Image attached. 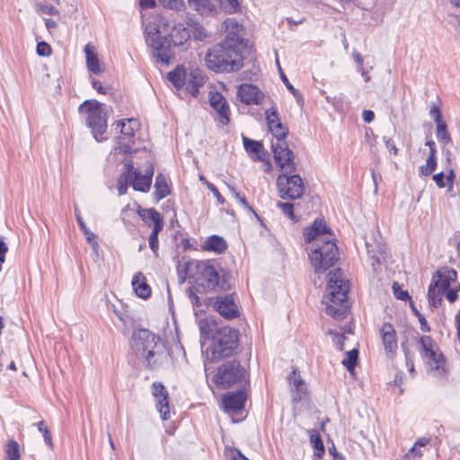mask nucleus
Instances as JSON below:
<instances>
[{
	"label": "nucleus",
	"mask_w": 460,
	"mask_h": 460,
	"mask_svg": "<svg viewBox=\"0 0 460 460\" xmlns=\"http://www.w3.org/2000/svg\"><path fill=\"white\" fill-rule=\"evenodd\" d=\"M436 137L438 141L443 145H447L452 142L451 136L447 130V123L442 120L440 122L436 123Z\"/></svg>",
	"instance_id": "f704fd0d"
},
{
	"label": "nucleus",
	"mask_w": 460,
	"mask_h": 460,
	"mask_svg": "<svg viewBox=\"0 0 460 460\" xmlns=\"http://www.w3.org/2000/svg\"><path fill=\"white\" fill-rule=\"evenodd\" d=\"M191 279L198 290L221 293L230 289L226 273L215 261L190 260L184 264V276L181 282Z\"/></svg>",
	"instance_id": "f03ea898"
},
{
	"label": "nucleus",
	"mask_w": 460,
	"mask_h": 460,
	"mask_svg": "<svg viewBox=\"0 0 460 460\" xmlns=\"http://www.w3.org/2000/svg\"><path fill=\"white\" fill-rule=\"evenodd\" d=\"M460 290V284H456V286H453L452 288H449L447 289L445 293V296L447 299L448 302L454 303L458 299V291Z\"/></svg>",
	"instance_id": "864d4df0"
},
{
	"label": "nucleus",
	"mask_w": 460,
	"mask_h": 460,
	"mask_svg": "<svg viewBox=\"0 0 460 460\" xmlns=\"http://www.w3.org/2000/svg\"><path fill=\"white\" fill-rule=\"evenodd\" d=\"M152 394L156 400V409L163 420L170 418L168 392L160 382H154L152 385Z\"/></svg>",
	"instance_id": "dca6fc26"
},
{
	"label": "nucleus",
	"mask_w": 460,
	"mask_h": 460,
	"mask_svg": "<svg viewBox=\"0 0 460 460\" xmlns=\"http://www.w3.org/2000/svg\"><path fill=\"white\" fill-rule=\"evenodd\" d=\"M443 291L438 289L436 287H432L429 284L428 290V299L429 305L437 308L441 305Z\"/></svg>",
	"instance_id": "e433bc0d"
},
{
	"label": "nucleus",
	"mask_w": 460,
	"mask_h": 460,
	"mask_svg": "<svg viewBox=\"0 0 460 460\" xmlns=\"http://www.w3.org/2000/svg\"><path fill=\"white\" fill-rule=\"evenodd\" d=\"M380 334L385 352L393 358L398 348L396 332L394 326L389 323H385L380 329Z\"/></svg>",
	"instance_id": "6ab92c4d"
},
{
	"label": "nucleus",
	"mask_w": 460,
	"mask_h": 460,
	"mask_svg": "<svg viewBox=\"0 0 460 460\" xmlns=\"http://www.w3.org/2000/svg\"><path fill=\"white\" fill-rule=\"evenodd\" d=\"M210 106L217 111L219 120L223 125H227L230 121V111L226 98L219 92L209 93Z\"/></svg>",
	"instance_id": "f3484780"
},
{
	"label": "nucleus",
	"mask_w": 460,
	"mask_h": 460,
	"mask_svg": "<svg viewBox=\"0 0 460 460\" xmlns=\"http://www.w3.org/2000/svg\"><path fill=\"white\" fill-rule=\"evenodd\" d=\"M429 115L433 118L435 123L442 121V114L438 106L434 104L429 111Z\"/></svg>",
	"instance_id": "680f3d73"
},
{
	"label": "nucleus",
	"mask_w": 460,
	"mask_h": 460,
	"mask_svg": "<svg viewBox=\"0 0 460 460\" xmlns=\"http://www.w3.org/2000/svg\"><path fill=\"white\" fill-rule=\"evenodd\" d=\"M167 79L176 89H181L186 81V70L182 66H177L167 75Z\"/></svg>",
	"instance_id": "c756f323"
},
{
	"label": "nucleus",
	"mask_w": 460,
	"mask_h": 460,
	"mask_svg": "<svg viewBox=\"0 0 460 460\" xmlns=\"http://www.w3.org/2000/svg\"><path fill=\"white\" fill-rule=\"evenodd\" d=\"M80 113H86V125L91 128L92 134L96 141L104 139L102 135L107 130L108 112L103 104L96 100H86L79 106Z\"/></svg>",
	"instance_id": "0eeeda50"
},
{
	"label": "nucleus",
	"mask_w": 460,
	"mask_h": 460,
	"mask_svg": "<svg viewBox=\"0 0 460 460\" xmlns=\"http://www.w3.org/2000/svg\"><path fill=\"white\" fill-rule=\"evenodd\" d=\"M162 230L163 227L159 226L158 225L157 226H153V230L149 235V247L155 255L157 254V251L159 249L158 234Z\"/></svg>",
	"instance_id": "a19ab883"
},
{
	"label": "nucleus",
	"mask_w": 460,
	"mask_h": 460,
	"mask_svg": "<svg viewBox=\"0 0 460 460\" xmlns=\"http://www.w3.org/2000/svg\"><path fill=\"white\" fill-rule=\"evenodd\" d=\"M456 278V270L449 267H442L433 274L430 285L445 292L449 288L458 284Z\"/></svg>",
	"instance_id": "ddd939ff"
},
{
	"label": "nucleus",
	"mask_w": 460,
	"mask_h": 460,
	"mask_svg": "<svg viewBox=\"0 0 460 460\" xmlns=\"http://www.w3.org/2000/svg\"><path fill=\"white\" fill-rule=\"evenodd\" d=\"M203 248L206 251L222 253L226 250L227 243L223 237L213 234L207 238Z\"/></svg>",
	"instance_id": "a878e982"
},
{
	"label": "nucleus",
	"mask_w": 460,
	"mask_h": 460,
	"mask_svg": "<svg viewBox=\"0 0 460 460\" xmlns=\"http://www.w3.org/2000/svg\"><path fill=\"white\" fill-rule=\"evenodd\" d=\"M367 251L368 256L373 260L374 263H381L385 258V246L382 243H376V245L366 242Z\"/></svg>",
	"instance_id": "7c9ffc66"
},
{
	"label": "nucleus",
	"mask_w": 460,
	"mask_h": 460,
	"mask_svg": "<svg viewBox=\"0 0 460 460\" xmlns=\"http://www.w3.org/2000/svg\"><path fill=\"white\" fill-rule=\"evenodd\" d=\"M286 171L279 175L277 179V188L279 196L282 199H297L302 197L305 185L302 178L298 174L289 172V168L285 165Z\"/></svg>",
	"instance_id": "f8f14e48"
},
{
	"label": "nucleus",
	"mask_w": 460,
	"mask_h": 460,
	"mask_svg": "<svg viewBox=\"0 0 460 460\" xmlns=\"http://www.w3.org/2000/svg\"><path fill=\"white\" fill-rule=\"evenodd\" d=\"M36 50H37V54L40 57H48L51 54V48L45 41L39 42L37 44Z\"/></svg>",
	"instance_id": "13d9d810"
},
{
	"label": "nucleus",
	"mask_w": 460,
	"mask_h": 460,
	"mask_svg": "<svg viewBox=\"0 0 460 460\" xmlns=\"http://www.w3.org/2000/svg\"><path fill=\"white\" fill-rule=\"evenodd\" d=\"M288 383L294 394L293 401H301L306 394L305 384L300 375L294 369L288 376Z\"/></svg>",
	"instance_id": "4be33fe9"
},
{
	"label": "nucleus",
	"mask_w": 460,
	"mask_h": 460,
	"mask_svg": "<svg viewBox=\"0 0 460 460\" xmlns=\"http://www.w3.org/2000/svg\"><path fill=\"white\" fill-rule=\"evenodd\" d=\"M224 24L226 25L227 33L230 31H234L238 35H240L239 31L243 30V25L240 24L235 19H232V18L226 19L224 22Z\"/></svg>",
	"instance_id": "3c124183"
},
{
	"label": "nucleus",
	"mask_w": 460,
	"mask_h": 460,
	"mask_svg": "<svg viewBox=\"0 0 460 460\" xmlns=\"http://www.w3.org/2000/svg\"><path fill=\"white\" fill-rule=\"evenodd\" d=\"M189 6L200 15L211 13L215 6L210 0H187Z\"/></svg>",
	"instance_id": "2f4dec72"
},
{
	"label": "nucleus",
	"mask_w": 460,
	"mask_h": 460,
	"mask_svg": "<svg viewBox=\"0 0 460 460\" xmlns=\"http://www.w3.org/2000/svg\"><path fill=\"white\" fill-rule=\"evenodd\" d=\"M36 425L38 430L42 433L45 443L49 446H52L51 436L48 427L45 425L44 420L39 421Z\"/></svg>",
	"instance_id": "5fc2aeb1"
},
{
	"label": "nucleus",
	"mask_w": 460,
	"mask_h": 460,
	"mask_svg": "<svg viewBox=\"0 0 460 460\" xmlns=\"http://www.w3.org/2000/svg\"><path fill=\"white\" fill-rule=\"evenodd\" d=\"M137 172H139L138 170H136L134 168V164H133V162L132 160H127L125 162V170L121 172L120 175H127V177H128V179H131V177L137 173Z\"/></svg>",
	"instance_id": "052dcab7"
},
{
	"label": "nucleus",
	"mask_w": 460,
	"mask_h": 460,
	"mask_svg": "<svg viewBox=\"0 0 460 460\" xmlns=\"http://www.w3.org/2000/svg\"><path fill=\"white\" fill-rule=\"evenodd\" d=\"M393 292L394 296L399 300L406 301L411 299L408 291L403 290L397 282L393 284Z\"/></svg>",
	"instance_id": "09e8293b"
},
{
	"label": "nucleus",
	"mask_w": 460,
	"mask_h": 460,
	"mask_svg": "<svg viewBox=\"0 0 460 460\" xmlns=\"http://www.w3.org/2000/svg\"><path fill=\"white\" fill-rule=\"evenodd\" d=\"M164 7L180 11L185 7L183 0H158Z\"/></svg>",
	"instance_id": "8fccbe9b"
},
{
	"label": "nucleus",
	"mask_w": 460,
	"mask_h": 460,
	"mask_svg": "<svg viewBox=\"0 0 460 460\" xmlns=\"http://www.w3.org/2000/svg\"><path fill=\"white\" fill-rule=\"evenodd\" d=\"M153 175L154 168L153 165L150 164L148 168H146L145 174L137 172V173L131 177V186L137 191L147 192L152 184Z\"/></svg>",
	"instance_id": "aec40b11"
},
{
	"label": "nucleus",
	"mask_w": 460,
	"mask_h": 460,
	"mask_svg": "<svg viewBox=\"0 0 460 460\" xmlns=\"http://www.w3.org/2000/svg\"><path fill=\"white\" fill-rule=\"evenodd\" d=\"M248 42L236 32H228L221 42L208 49L205 57L207 66L217 73L239 71L243 66L242 49Z\"/></svg>",
	"instance_id": "f257e3e1"
},
{
	"label": "nucleus",
	"mask_w": 460,
	"mask_h": 460,
	"mask_svg": "<svg viewBox=\"0 0 460 460\" xmlns=\"http://www.w3.org/2000/svg\"><path fill=\"white\" fill-rule=\"evenodd\" d=\"M186 90L193 97H197L199 87L204 84V76L200 70H192L186 77Z\"/></svg>",
	"instance_id": "5701e85b"
},
{
	"label": "nucleus",
	"mask_w": 460,
	"mask_h": 460,
	"mask_svg": "<svg viewBox=\"0 0 460 460\" xmlns=\"http://www.w3.org/2000/svg\"><path fill=\"white\" fill-rule=\"evenodd\" d=\"M415 444L405 454L403 460H418L421 457L422 452Z\"/></svg>",
	"instance_id": "6e6d98bb"
},
{
	"label": "nucleus",
	"mask_w": 460,
	"mask_h": 460,
	"mask_svg": "<svg viewBox=\"0 0 460 460\" xmlns=\"http://www.w3.org/2000/svg\"><path fill=\"white\" fill-rule=\"evenodd\" d=\"M217 386L228 388L236 383L246 382V371L236 359L224 362L213 379Z\"/></svg>",
	"instance_id": "9b49d317"
},
{
	"label": "nucleus",
	"mask_w": 460,
	"mask_h": 460,
	"mask_svg": "<svg viewBox=\"0 0 460 460\" xmlns=\"http://www.w3.org/2000/svg\"><path fill=\"white\" fill-rule=\"evenodd\" d=\"M186 294H187L189 299L190 300V303L193 305V307L198 308V307L201 306L200 298L194 292L193 288H189L186 290Z\"/></svg>",
	"instance_id": "bf43d9fd"
},
{
	"label": "nucleus",
	"mask_w": 460,
	"mask_h": 460,
	"mask_svg": "<svg viewBox=\"0 0 460 460\" xmlns=\"http://www.w3.org/2000/svg\"><path fill=\"white\" fill-rule=\"evenodd\" d=\"M246 398L245 391L240 389L226 394L223 396L222 402L226 411L238 412L243 408Z\"/></svg>",
	"instance_id": "a211bd4d"
},
{
	"label": "nucleus",
	"mask_w": 460,
	"mask_h": 460,
	"mask_svg": "<svg viewBox=\"0 0 460 460\" xmlns=\"http://www.w3.org/2000/svg\"><path fill=\"white\" fill-rule=\"evenodd\" d=\"M332 234L331 229L326 226L323 218H316L314 223L304 229V236L305 243H311L319 239L321 235Z\"/></svg>",
	"instance_id": "412c9836"
},
{
	"label": "nucleus",
	"mask_w": 460,
	"mask_h": 460,
	"mask_svg": "<svg viewBox=\"0 0 460 460\" xmlns=\"http://www.w3.org/2000/svg\"><path fill=\"white\" fill-rule=\"evenodd\" d=\"M433 181L436 182L437 186L440 189L447 186L444 172H440L438 173L434 174Z\"/></svg>",
	"instance_id": "e2e57ef3"
},
{
	"label": "nucleus",
	"mask_w": 460,
	"mask_h": 460,
	"mask_svg": "<svg viewBox=\"0 0 460 460\" xmlns=\"http://www.w3.org/2000/svg\"><path fill=\"white\" fill-rule=\"evenodd\" d=\"M402 349L404 353L407 368H408L409 372L413 373L414 372L413 360L411 356L410 350L405 343H402Z\"/></svg>",
	"instance_id": "4d7b16f0"
},
{
	"label": "nucleus",
	"mask_w": 460,
	"mask_h": 460,
	"mask_svg": "<svg viewBox=\"0 0 460 460\" xmlns=\"http://www.w3.org/2000/svg\"><path fill=\"white\" fill-rule=\"evenodd\" d=\"M352 58L358 65V71L361 73V75L365 78V81L368 82L370 80V77L367 75V72L365 71V69L363 67V62H364L363 57L360 55V53L354 50L352 53Z\"/></svg>",
	"instance_id": "49530a36"
},
{
	"label": "nucleus",
	"mask_w": 460,
	"mask_h": 460,
	"mask_svg": "<svg viewBox=\"0 0 460 460\" xmlns=\"http://www.w3.org/2000/svg\"><path fill=\"white\" fill-rule=\"evenodd\" d=\"M345 340H346V337H345L344 334H339V333L335 334V337L333 338V341L336 344L337 349L339 350H342L343 349V345H344V341Z\"/></svg>",
	"instance_id": "338daca9"
},
{
	"label": "nucleus",
	"mask_w": 460,
	"mask_h": 460,
	"mask_svg": "<svg viewBox=\"0 0 460 460\" xmlns=\"http://www.w3.org/2000/svg\"><path fill=\"white\" fill-rule=\"evenodd\" d=\"M131 179H128L127 175H119L118 179V193L119 196H123L127 193L128 188L131 185Z\"/></svg>",
	"instance_id": "de8ad7c7"
},
{
	"label": "nucleus",
	"mask_w": 460,
	"mask_h": 460,
	"mask_svg": "<svg viewBox=\"0 0 460 460\" xmlns=\"http://www.w3.org/2000/svg\"><path fill=\"white\" fill-rule=\"evenodd\" d=\"M385 146L389 150V152L393 153L394 155H397L398 149L395 146L394 141L392 138L384 137Z\"/></svg>",
	"instance_id": "774afa93"
},
{
	"label": "nucleus",
	"mask_w": 460,
	"mask_h": 460,
	"mask_svg": "<svg viewBox=\"0 0 460 460\" xmlns=\"http://www.w3.org/2000/svg\"><path fill=\"white\" fill-rule=\"evenodd\" d=\"M160 31L155 29V32H151L146 38V42L151 46L153 57L157 63L168 65L174 58L172 47L182 46L190 39V31L182 24L172 27L171 32L165 36L156 35Z\"/></svg>",
	"instance_id": "7ed1b4c3"
},
{
	"label": "nucleus",
	"mask_w": 460,
	"mask_h": 460,
	"mask_svg": "<svg viewBox=\"0 0 460 460\" xmlns=\"http://www.w3.org/2000/svg\"><path fill=\"white\" fill-rule=\"evenodd\" d=\"M239 332L232 327L219 328L212 335L209 349L211 361H218L233 356L238 347Z\"/></svg>",
	"instance_id": "423d86ee"
},
{
	"label": "nucleus",
	"mask_w": 460,
	"mask_h": 460,
	"mask_svg": "<svg viewBox=\"0 0 460 460\" xmlns=\"http://www.w3.org/2000/svg\"><path fill=\"white\" fill-rule=\"evenodd\" d=\"M237 97L246 105H260L265 95L258 86L245 83L238 86Z\"/></svg>",
	"instance_id": "2eb2a0df"
},
{
	"label": "nucleus",
	"mask_w": 460,
	"mask_h": 460,
	"mask_svg": "<svg viewBox=\"0 0 460 460\" xmlns=\"http://www.w3.org/2000/svg\"><path fill=\"white\" fill-rule=\"evenodd\" d=\"M117 126L120 127L121 134L131 138L134 137L135 130L139 127V123L135 119H128L126 121H118Z\"/></svg>",
	"instance_id": "72a5a7b5"
},
{
	"label": "nucleus",
	"mask_w": 460,
	"mask_h": 460,
	"mask_svg": "<svg viewBox=\"0 0 460 460\" xmlns=\"http://www.w3.org/2000/svg\"><path fill=\"white\" fill-rule=\"evenodd\" d=\"M214 309L226 319H234L239 316V311L234 301L233 294L217 296L213 303Z\"/></svg>",
	"instance_id": "4468645a"
},
{
	"label": "nucleus",
	"mask_w": 460,
	"mask_h": 460,
	"mask_svg": "<svg viewBox=\"0 0 460 460\" xmlns=\"http://www.w3.org/2000/svg\"><path fill=\"white\" fill-rule=\"evenodd\" d=\"M207 186L208 189L214 194L218 203H225V199L223 198V196L220 194L217 188L214 184L208 182Z\"/></svg>",
	"instance_id": "0e129e2a"
},
{
	"label": "nucleus",
	"mask_w": 460,
	"mask_h": 460,
	"mask_svg": "<svg viewBox=\"0 0 460 460\" xmlns=\"http://www.w3.org/2000/svg\"><path fill=\"white\" fill-rule=\"evenodd\" d=\"M411 308L413 312V314H415V316L418 318L419 322H420V330L423 332H430V327L427 322V320L425 319V317L423 316V314H421L420 313V311L414 306L413 303L411 302Z\"/></svg>",
	"instance_id": "a18cd8bd"
},
{
	"label": "nucleus",
	"mask_w": 460,
	"mask_h": 460,
	"mask_svg": "<svg viewBox=\"0 0 460 460\" xmlns=\"http://www.w3.org/2000/svg\"><path fill=\"white\" fill-rule=\"evenodd\" d=\"M243 141L245 150L248 153L256 155V158H254V160H264L265 152L263 150V146L261 142L250 139L246 137H243Z\"/></svg>",
	"instance_id": "c85d7f7f"
},
{
	"label": "nucleus",
	"mask_w": 460,
	"mask_h": 460,
	"mask_svg": "<svg viewBox=\"0 0 460 460\" xmlns=\"http://www.w3.org/2000/svg\"><path fill=\"white\" fill-rule=\"evenodd\" d=\"M226 2L229 5L228 12L230 13H235L241 10L240 4H239L238 0H226Z\"/></svg>",
	"instance_id": "69168bd1"
},
{
	"label": "nucleus",
	"mask_w": 460,
	"mask_h": 460,
	"mask_svg": "<svg viewBox=\"0 0 460 460\" xmlns=\"http://www.w3.org/2000/svg\"><path fill=\"white\" fill-rule=\"evenodd\" d=\"M154 196L157 201L164 199L170 194V188L167 184V179L163 173H158L155 177Z\"/></svg>",
	"instance_id": "cd10ccee"
},
{
	"label": "nucleus",
	"mask_w": 460,
	"mask_h": 460,
	"mask_svg": "<svg viewBox=\"0 0 460 460\" xmlns=\"http://www.w3.org/2000/svg\"><path fill=\"white\" fill-rule=\"evenodd\" d=\"M84 53L88 70L95 75L101 74L102 69L101 68L99 58L93 52V48L90 44L85 45Z\"/></svg>",
	"instance_id": "bb28decb"
},
{
	"label": "nucleus",
	"mask_w": 460,
	"mask_h": 460,
	"mask_svg": "<svg viewBox=\"0 0 460 460\" xmlns=\"http://www.w3.org/2000/svg\"><path fill=\"white\" fill-rule=\"evenodd\" d=\"M75 217L76 222L80 227V230L83 232V234L86 237V241L88 243H90L94 249L98 247L97 243V236L95 234H93L90 229H88L84 222L83 217H81L80 213L75 208Z\"/></svg>",
	"instance_id": "473e14b6"
},
{
	"label": "nucleus",
	"mask_w": 460,
	"mask_h": 460,
	"mask_svg": "<svg viewBox=\"0 0 460 460\" xmlns=\"http://www.w3.org/2000/svg\"><path fill=\"white\" fill-rule=\"evenodd\" d=\"M310 442L314 449V455L321 457L324 454V446L319 434H313L310 438Z\"/></svg>",
	"instance_id": "79ce46f5"
},
{
	"label": "nucleus",
	"mask_w": 460,
	"mask_h": 460,
	"mask_svg": "<svg viewBox=\"0 0 460 460\" xmlns=\"http://www.w3.org/2000/svg\"><path fill=\"white\" fill-rule=\"evenodd\" d=\"M327 292L331 304L326 305V314L337 320L346 318L349 306L348 305L349 285L343 279L340 268L334 269L327 276Z\"/></svg>",
	"instance_id": "20e7f679"
},
{
	"label": "nucleus",
	"mask_w": 460,
	"mask_h": 460,
	"mask_svg": "<svg viewBox=\"0 0 460 460\" xmlns=\"http://www.w3.org/2000/svg\"><path fill=\"white\" fill-rule=\"evenodd\" d=\"M270 130L277 138V142L271 145L276 164L283 170L285 165H288L289 172H296L293 152L285 141L288 134V128L281 122H278L272 128H270Z\"/></svg>",
	"instance_id": "1a4fd4ad"
},
{
	"label": "nucleus",
	"mask_w": 460,
	"mask_h": 460,
	"mask_svg": "<svg viewBox=\"0 0 460 460\" xmlns=\"http://www.w3.org/2000/svg\"><path fill=\"white\" fill-rule=\"evenodd\" d=\"M132 287L137 296L146 299L151 296V288L146 281L145 276L137 272L132 279Z\"/></svg>",
	"instance_id": "b1692460"
},
{
	"label": "nucleus",
	"mask_w": 460,
	"mask_h": 460,
	"mask_svg": "<svg viewBox=\"0 0 460 460\" xmlns=\"http://www.w3.org/2000/svg\"><path fill=\"white\" fill-rule=\"evenodd\" d=\"M421 358L430 367L433 376L445 379L447 376L446 360L439 351L435 341L428 335L421 336L419 341Z\"/></svg>",
	"instance_id": "6e6552de"
},
{
	"label": "nucleus",
	"mask_w": 460,
	"mask_h": 460,
	"mask_svg": "<svg viewBox=\"0 0 460 460\" xmlns=\"http://www.w3.org/2000/svg\"><path fill=\"white\" fill-rule=\"evenodd\" d=\"M138 215L142 218V220L147 225L154 226H157V225L161 227H164V219L161 214L156 211L155 208H143L138 211Z\"/></svg>",
	"instance_id": "393cba45"
},
{
	"label": "nucleus",
	"mask_w": 460,
	"mask_h": 460,
	"mask_svg": "<svg viewBox=\"0 0 460 460\" xmlns=\"http://www.w3.org/2000/svg\"><path fill=\"white\" fill-rule=\"evenodd\" d=\"M277 64L278 66H279V61L277 60ZM280 67V66H279ZM279 70H281V68H279ZM280 77H281V80L282 82L284 83V84L286 85V87L289 90V92L294 95V97L296 98V102L300 105H302L304 103V98H303V95L300 93V92L296 89L291 84L290 82L288 81L287 75L282 72L280 71Z\"/></svg>",
	"instance_id": "58836bf2"
},
{
	"label": "nucleus",
	"mask_w": 460,
	"mask_h": 460,
	"mask_svg": "<svg viewBox=\"0 0 460 460\" xmlns=\"http://www.w3.org/2000/svg\"><path fill=\"white\" fill-rule=\"evenodd\" d=\"M5 459L6 460H19L20 459V449L19 444L12 439L5 446Z\"/></svg>",
	"instance_id": "4c0bfd02"
},
{
	"label": "nucleus",
	"mask_w": 460,
	"mask_h": 460,
	"mask_svg": "<svg viewBox=\"0 0 460 460\" xmlns=\"http://www.w3.org/2000/svg\"><path fill=\"white\" fill-rule=\"evenodd\" d=\"M278 208L281 209L283 214H285L288 217L294 220L295 219V214H294V204L289 202H279Z\"/></svg>",
	"instance_id": "603ef678"
},
{
	"label": "nucleus",
	"mask_w": 460,
	"mask_h": 460,
	"mask_svg": "<svg viewBox=\"0 0 460 460\" xmlns=\"http://www.w3.org/2000/svg\"><path fill=\"white\" fill-rule=\"evenodd\" d=\"M436 166H437V156H436V155L429 154V155L426 161V164L420 167V174H422L424 176H429L435 171Z\"/></svg>",
	"instance_id": "ea45409f"
},
{
	"label": "nucleus",
	"mask_w": 460,
	"mask_h": 460,
	"mask_svg": "<svg viewBox=\"0 0 460 460\" xmlns=\"http://www.w3.org/2000/svg\"><path fill=\"white\" fill-rule=\"evenodd\" d=\"M265 115L269 128H272L273 125H276L278 122H280L279 113L276 108L268 109L265 111Z\"/></svg>",
	"instance_id": "c03bdc74"
},
{
	"label": "nucleus",
	"mask_w": 460,
	"mask_h": 460,
	"mask_svg": "<svg viewBox=\"0 0 460 460\" xmlns=\"http://www.w3.org/2000/svg\"><path fill=\"white\" fill-rule=\"evenodd\" d=\"M359 351L358 349H352L346 352V358L341 361V364L348 369L349 372H353L358 360Z\"/></svg>",
	"instance_id": "c9c22d12"
},
{
	"label": "nucleus",
	"mask_w": 460,
	"mask_h": 460,
	"mask_svg": "<svg viewBox=\"0 0 460 460\" xmlns=\"http://www.w3.org/2000/svg\"><path fill=\"white\" fill-rule=\"evenodd\" d=\"M309 259L315 272H324L337 262L339 259L338 247L331 240L322 241V243L317 244L309 253Z\"/></svg>",
	"instance_id": "9d476101"
},
{
	"label": "nucleus",
	"mask_w": 460,
	"mask_h": 460,
	"mask_svg": "<svg viewBox=\"0 0 460 460\" xmlns=\"http://www.w3.org/2000/svg\"><path fill=\"white\" fill-rule=\"evenodd\" d=\"M232 195L249 211L252 212L258 219H260L259 216L253 210V208L248 204L244 196H242L234 186L227 185Z\"/></svg>",
	"instance_id": "37998d69"
},
{
	"label": "nucleus",
	"mask_w": 460,
	"mask_h": 460,
	"mask_svg": "<svg viewBox=\"0 0 460 460\" xmlns=\"http://www.w3.org/2000/svg\"><path fill=\"white\" fill-rule=\"evenodd\" d=\"M131 347L136 354L141 357L148 367H155L161 356L164 346L159 336L147 329H137L132 333Z\"/></svg>",
	"instance_id": "39448f33"
}]
</instances>
